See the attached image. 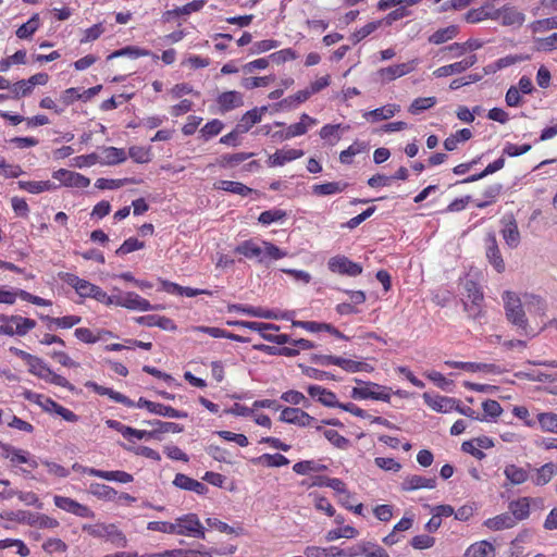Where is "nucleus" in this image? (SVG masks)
Masks as SVG:
<instances>
[{
	"instance_id": "1",
	"label": "nucleus",
	"mask_w": 557,
	"mask_h": 557,
	"mask_svg": "<svg viewBox=\"0 0 557 557\" xmlns=\"http://www.w3.org/2000/svg\"><path fill=\"white\" fill-rule=\"evenodd\" d=\"M83 531L95 537H107L116 547L127 546L125 535L114 524H85Z\"/></svg>"
},
{
	"instance_id": "2",
	"label": "nucleus",
	"mask_w": 557,
	"mask_h": 557,
	"mask_svg": "<svg viewBox=\"0 0 557 557\" xmlns=\"http://www.w3.org/2000/svg\"><path fill=\"white\" fill-rule=\"evenodd\" d=\"M59 276L64 283L72 286L81 297H89L98 301L103 298V290L99 286L79 278L73 273H60Z\"/></svg>"
},
{
	"instance_id": "3",
	"label": "nucleus",
	"mask_w": 557,
	"mask_h": 557,
	"mask_svg": "<svg viewBox=\"0 0 557 557\" xmlns=\"http://www.w3.org/2000/svg\"><path fill=\"white\" fill-rule=\"evenodd\" d=\"M355 382L358 385L354 387L351 391V397L354 399H375V400H383L388 403L391 399V395L385 386L379 385L376 383L372 382H363L359 379H355Z\"/></svg>"
},
{
	"instance_id": "4",
	"label": "nucleus",
	"mask_w": 557,
	"mask_h": 557,
	"mask_svg": "<svg viewBox=\"0 0 557 557\" xmlns=\"http://www.w3.org/2000/svg\"><path fill=\"white\" fill-rule=\"evenodd\" d=\"M505 310L508 321L516 326L525 330L528 321L522 307L521 299L512 292L504 293Z\"/></svg>"
},
{
	"instance_id": "5",
	"label": "nucleus",
	"mask_w": 557,
	"mask_h": 557,
	"mask_svg": "<svg viewBox=\"0 0 557 557\" xmlns=\"http://www.w3.org/2000/svg\"><path fill=\"white\" fill-rule=\"evenodd\" d=\"M176 534L206 539L205 528L196 513H188L176 519Z\"/></svg>"
},
{
	"instance_id": "6",
	"label": "nucleus",
	"mask_w": 557,
	"mask_h": 557,
	"mask_svg": "<svg viewBox=\"0 0 557 557\" xmlns=\"http://www.w3.org/2000/svg\"><path fill=\"white\" fill-rule=\"evenodd\" d=\"M327 267L334 273L345 274L348 276H358L362 273V267L359 263L352 262L345 256L332 257Z\"/></svg>"
},
{
	"instance_id": "7",
	"label": "nucleus",
	"mask_w": 557,
	"mask_h": 557,
	"mask_svg": "<svg viewBox=\"0 0 557 557\" xmlns=\"http://www.w3.org/2000/svg\"><path fill=\"white\" fill-rule=\"evenodd\" d=\"M485 256L496 272L503 273L505 271V262L494 233H488L485 237Z\"/></svg>"
},
{
	"instance_id": "8",
	"label": "nucleus",
	"mask_w": 557,
	"mask_h": 557,
	"mask_svg": "<svg viewBox=\"0 0 557 557\" xmlns=\"http://www.w3.org/2000/svg\"><path fill=\"white\" fill-rule=\"evenodd\" d=\"M139 408H146L149 412L169 417V418H187L188 413L186 411L176 410L170 406H165L163 404L150 401L144 397H140L136 404Z\"/></svg>"
},
{
	"instance_id": "9",
	"label": "nucleus",
	"mask_w": 557,
	"mask_h": 557,
	"mask_svg": "<svg viewBox=\"0 0 557 557\" xmlns=\"http://www.w3.org/2000/svg\"><path fill=\"white\" fill-rule=\"evenodd\" d=\"M280 420L298 426H310L317 421L315 418L297 407L284 408L281 412Z\"/></svg>"
},
{
	"instance_id": "10",
	"label": "nucleus",
	"mask_w": 557,
	"mask_h": 557,
	"mask_svg": "<svg viewBox=\"0 0 557 557\" xmlns=\"http://www.w3.org/2000/svg\"><path fill=\"white\" fill-rule=\"evenodd\" d=\"M52 177L69 187L85 188L90 184V180L88 177L66 169L54 171Z\"/></svg>"
},
{
	"instance_id": "11",
	"label": "nucleus",
	"mask_w": 557,
	"mask_h": 557,
	"mask_svg": "<svg viewBox=\"0 0 557 557\" xmlns=\"http://www.w3.org/2000/svg\"><path fill=\"white\" fill-rule=\"evenodd\" d=\"M492 18H500L502 24L505 26H521L525 20V16L522 12L518 11L513 7H503L493 12Z\"/></svg>"
},
{
	"instance_id": "12",
	"label": "nucleus",
	"mask_w": 557,
	"mask_h": 557,
	"mask_svg": "<svg viewBox=\"0 0 557 557\" xmlns=\"http://www.w3.org/2000/svg\"><path fill=\"white\" fill-rule=\"evenodd\" d=\"M502 222L504 223V228L502 230L504 240L508 247L517 248L520 244V232L516 220L512 216H509L504 218Z\"/></svg>"
},
{
	"instance_id": "13",
	"label": "nucleus",
	"mask_w": 557,
	"mask_h": 557,
	"mask_svg": "<svg viewBox=\"0 0 557 557\" xmlns=\"http://www.w3.org/2000/svg\"><path fill=\"white\" fill-rule=\"evenodd\" d=\"M205 4L206 0H194L191 2L186 3L183 7L165 11L162 15V20L163 22H171L173 18L178 17L181 15H189L193 12L200 11L205 7Z\"/></svg>"
},
{
	"instance_id": "14",
	"label": "nucleus",
	"mask_w": 557,
	"mask_h": 557,
	"mask_svg": "<svg viewBox=\"0 0 557 557\" xmlns=\"http://www.w3.org/2000/svg\"><path fill=\"white\" fill-rule=\"evenodd\" d=\"M85 386L89 387V388H92L94 392L99 394V395H106V396L110 397L112 400H114L116 403H120V404H123V405H125L127 407H134L135 406V403L132 399H129L127 396H125V395H123V394H121L119 392H115L112 388L99 385L96 382L88 381V382L85 383Z\"/></svg>"
},
{
	"instance_id": "15",
	"label": "nucleus",
	"mask_w": 557,
	"mask_h": 557,
	"mask_svg": "<svg viewBox=\"0 0 557 557\" xmlns=\"http://www.w3.org/2000/svg\"><path fill=\"white\" fill-rule=\"evenodd\" d=\"M436 486V478H424L421 475H409L401 483L403 491H416L419 488H434Z\"/></svg>"
},
{
	"instance_id": "16",
	"label": "nucleus",
	"mask_w": 557,
	"mask_h": 557,
	"mask_svg": "<svg viewBox=\"0 0 557 557\" xmlns=\"http://www.w3.org/2000/svg\"><path fill=\"white\" fill-rule=\"evenodd\" d=\"M268 110L267 107L255 108L247 111L237 123V132L247 133L255 124L261 121L262 113Z\"/></svg>"
},
{
	"instance_id": "17",
	"label": "nucleus",
	"mask_w": 557,
	"mask_h": 557,
	"mask_svg": "<svg viewBox=\"0 0 557 557\" xmlns=\"http://www.w3.org/2000/svg\"><path fill=\"white\" fill-rule=\"evenodd\" d=\"M423 399L428 406H430L433 410L438 412H448L454 409L456 404L455 398L445 397V396H431L429 393L423 394Z\"/></svg>"
},
{
	"instance_id": "18",
	"label": "nucleus",
	"mask_w": 557,
	"mask_h": 557,
	"mask_svg": "<svg viewBox=\"0 0 557 557\" xmlns=\"http://www.w3.org/2000/svg\"><path fill=\"white\" fill-rule=\"evenodd\" d=\"M135 321L138 324L146 325V326H158V327H160L162 330H166V331L176 330V325L174 324V322L171 319H169L166 317L157 315V314L138 317L135 319Z\"/></svg>"
},
{
	"instance_id": "19",
	"label": "nucleus",
	"mask_w": 557,
	"mask_h": 557,
	"mask_svg": "<svg viewBox=\"0 0 557 557\" xmlns=\"http://www.w3.org/2000/svg\"><path fill=\"white\" fill-rule=\"evenodd\" d=\"M305 154L300 149L277 150L274 154L269 157L268 164L270 166H281L286 162L301 158Z\"/></svg>"
},
{
	"instance_id": "20",
	"label": "nucleus",
	"mask_w": 557,
	"mask_h": 557,
	"mask_svg": "<svg viewBox=\"0 0 557 557\" xmlns=\"http://www.w3.org/2000/svg\"><path fill=\"white\" fill-rule=\"evenodd\" d=\"M216 101L222 112L231 111L244 103L242 94L235 90L221 94Z\"/></svg>"
},
{
	"instance_id": "21",
	"label": "nucleus",
	"mask_w": 557,
	"mask_h": 557,
	"mask_svg": "<svg viewBox=\"0 0 557 557\" xmlns=\"http://www.w3.org/2000/svg\"><path fill=\"white\" fill-rule=\"evenodd\" d=\"M89 474L94 476H98L108 481H116L120 483H129L132 482L133 475L125 471H103L98 469L89 470Z\"/></svg>"
},
{
	"instance_id": "22",
	"label": "nucleus",
	"mask_w": 557,
	"mask_h": 557,
	"mask_svg": "<svg viewBox=\"0 0 557 557\" xmlns=\"http://www.w3.org/2000/svg\"><path fill=\"white\" fill-rule=\"evenodd\" d=\"M509 510L512 518L516 519V522L527 519L530 515V498L522 497L511 502L509 504Z\"/></svg>"
},
{
	"instance_id": "23",
	"label": "nucleus",
	"mask_w": 557,
	"mask_h": 557,
	"mask_svg": "<svg viewBox=\"0 0 557 557\" xmlns=\"http://www.w3.org/2000/svg\"><path fill=\"white\" fill-rule=\"evenodd\" d=\"M214 188L221 189V190H225V191H230V193H233V194H237V195H240V196H247V195H249L251 193H255L253 189H251L250 187L244 185L243 183L233 182V181H224V180L218 181L214 184Z\"/></svg>"
},
{
	"instance_id": "24",
	"label": "nucleus",
	"mask_w": 557,
	"mask_h": 557,
	"mask_svg": "<svg viewBox=\"0 0 557 557\" xmlns=\"http://www.w3.org/2000/svg\"><path fill=\"white\" fill-rule=\"evenodd\" d=\"M446 364L456 369H462L470 372L484 371L497 372V367L492 363H478V362H461V361H446Z\"/></svg>"
},
{
	"instance_id": "25",
	"label": "nucleus",
	"mask_w": 557,
	"mask_h": 557,
	"mask_svg": "<svg viewBox=\"0 0 557 557\" xmlns=\"http://www.w3.org/2000/svg\"><path fill=\"white\" fill-rule=\"evenodd\" d=\"M483 46V42L478 39H469L463 44L454 42L449 46H446L442 49V51H450L454 52L456 57L463 55L467 51L478 50Z\"/></svg>"
},
{
	"instance_id": "26",
	"label": "nucleus",
	"mask_w": 557,
	"mask_h": 557,
	"mask_svg": "<svg viewBox=\"0 0 557 557\" xmlns=\"http://www.w3.org/2000/svg\"><path fill=\"white\" fill-rule=\"evenodd\" d=\"M516 519L512 518L510 512H505L494 518L487 519L484 524L491 530L498 531L512 528L516 525Z\"/></svg>"
},
{
	"instance_id": "27",
	"label": "nucleus",
	"mask_w": 557,
	"mask_h": 557,
	"mask_svg": "<svg viewBox=\"0 0 557 557\" xmlns=\"http://www.w3.org/2000/svg\"><path fill=\"white\" fill-rule=\"evenodd\" d=\"M23 520L32 527L45 529H54L59 527V521L57 519L40 513H28L27 518H23Z\"/></svg>"
},
{
	"instance_id": "28",
	"label": "nucleus",
	"mask_w": 557,
	"mask_h": 557,
	"mask_svg": "<svg viewBox=\"0 0 557 557\" xmlns=\"http://www.w3.org/2000/svg\"><path fill=\"white\" fill-rule=\"evenodd\" d=\"M459 33V27L457 25H449L445 28H440L435 33H433L429 41L434 45H441L449 39L455 38Z\"/></svg>"
},
{
	"instance_id": "29",
	"label": "nucleus",
	"mask_w": 557,
	"mask_h": 557,
	"mask_svg": "<svg viewBox=\"0 0 557 557\" xmlns=\"http://www.w3.org/2000/svg\"><path fill=\"white\" fill-rule=\"evenodd\" d=\"M235 252L247 258H258L259 262H263L262 248L252 240H245L235 248Z\"/></svg>"
},
{
	"instance_id": "30",
	"label": "nucleus",
	"mask_w": 557,
	"mask_h": 557,
	"mask_svg": "<svg viewBox=\"0 0 557 557\" xmlns=\"http://www.w3.org/2000/svg\"><path fill=\"white\" fill-rule=\"evenodd\" d=\"M411 71L412 66L409 63H401L381 69L379 73L382 77L386 78L387 81H393L395 78L408 74Z\"/></svg>"
},
{
	"instance_id": "31",
	"label": "nucleus",
	"mask_w": 557,
	"mask_h": 557,
	"mask_svg": "<svg viewBox=\"0 0 557 557\" xmlns=\"http://www.w3.org/2000/svg\"><path fill=\"white\" fill-rule=\"evenodd\" d=\"M13 323L14 335L24 336L36 326V321L21 315H10Z\"/></svg>"
},
{
	"instance_id": "32",
	"label": "nucleus",
	"mask_w": 557,
	"mask_h": 557,
	"mask_svg": "<svg viewBox=\"0 0 557 557\" xmlns=\"http://www.w3.org/2000/svg\"><path fill=\"white\" fill-rule=\"evenodd\" d=\"M335 366L341 367L347 372L355 373L360 371L369 372L372 370V367L366 362L355 361L350 359H346L343 357H336Z\"/></svg>"
},
{
	"instance_id": "33",
	"label": "nucleus",
	"mask_w": 557,
	"mask_h": 557,
	"mask_svg": "<svg viewBox=\"0 0 557 557\" xmlns=\"http://www.w3.org/2000/svg\"><path fill=\"white\" fill-rule=\"evenodd\" d=\"M197 330L202 333L209 334L210 336H212L214 338L225 337V338H230L232 341L239 342V343H247L249 341L247 337L226 332L219 327L198 326Z\"/></svg>"
},
{
	"instance_id": "34",
	"label": "nucleus",
	"mask_w": 557,
	"mask_h": 557,
	"mask_svg": "<svg viewBox=\"0 0 557 557\" xmlns=\"http://www.w3.org/2000/svg\"><path fill=\"white\" fill-rule=\"evenodd\" d=\"M504 165H505V158L500 157L497 160H495L494 162L490 163L481 173L473 174V175L460 181V183H462V184L472 183V182L482 180L485 176L502 170L504 168Z\"/></svg>"
},
{
	"instance_id": "35",
	"label": "nucleus",
	"mask_w": 557,
	"mask_h": 557,
	"mask_svg": "<svg viewBox=\"0 0 557 557\" xmlns=\"http://www.w3.org/2000/svg\"><path fill=\"white\" fill-rule=\"evenodd\" d=\"M505 476L510 481L513 485H519L524 483L529 475L527 470L523 468L517 467L516 465H508L504 470Z\"/></svg>"
},
{
	"instance_id": "36",
	"label": "nucleus",
	"mask_w": 557,
	"mask_h": 557,
	"mask_svg": "<svg viewBox=\"0 0 557 557\" xmlns=\"http://www.w3.org/2000/svg\"><path fill=\"white\" fill-rule=\"evenodd\" d=\"M293 470L300 475L308 474L309 472H322L327 470V466L320 463L315 460H304L294 465Z\"/></svg>"
},
{
	"instance_id": "37",
	"label": "nucleus",
	"mask_w": 557,
	"mask_h": 557,
	"mask_svg": "<svg viewBox=\"0 0 557 557\" xmlns=\"http://www.w3.org/2000/svg\"><path fill=\"white\" fill-rule=\"evenodd\" d=\"M251 462L257 463H264L268 467H282L289 463V460L281 454H263L260 457L251 459Z\"/></svg>"
},
{
	"instance_id": "38",
	"label": "nucleus",
	"mask_w": 557,
	"mask_h": 557,
	"mask_svg": "<svg viewBox=\"0 0 557 557\" xmlns=\"http://www.w3.org/2000/svg\"><path fill=\"white\" fill-rule=\"evenodd\" d=\"M368 149V144L364 141H355L346 150L339 154V161L344 164H350L352 157L364 152Z\"/></svg>"
},
{
	"instance_id": "39",
	"label": "nucleus",
	"mask_w": 557,
	"mask_h": 557,
	"mask_svg": "<svg viewBox=\"0 0 557 557\" xmlns=\"http://www.w3.org/2000/svg\"><path fill=\"white\" fill-rule=\"evenodd\" d=\"M348 186L347 183L329 182L313 186V193L318 196L333 195L343 191Z\"/></svg>"
},
{
	"instance_id": "40",
	"label": "nucleus",
	"mask_w": 557,
	"mask_h": 557,
	"mask_svg": "<svg viewBox=\"0 0 557 557\" xmlns=\"http://www.w3.org/2000/svg\"><path fill=\"white\" fill-rule=\"evenodd\" d=\"M555 475V465L547 462L541 468L536 469V475L533 478V483L537 486L547 484Z\"/></svg>"
},
{
	"instance_id": "41",
	"label": "nucleus",
	"mask_w": 557,
	"mask_h": 557,
	"mask_svg": "<svg viewBox=\"0 0 557 557\" xmlns=\"http://www.w3.org/2000/svg\"><path fill=\"white\" fill-rule=\"evenodd\" d=\"M104 160L100 161L102 164L113 165L126 160V154L123 149L115 147H107L103 149Z\"/></svg>"
},
{
	"instance_id": "42",
	"label": "nucleus",
	"mask_w": 557,
	"mask_h": 557,
	"mask_svg": "<svg viewBox=\"0 0 557 557\" xmlns=\"http://www.w3.org/2000/svg\"><path fill=\"white\" fill-rule=\"evenodd\" d=\"M494 547L487 541L476 542L468 547L465 557H486L488 552H493Z\"/></svg>"
},
{
	"instance_id": "43",
	"label": "nucleus",
	"mask_w": 557,
	"mask_h": 557,
	"mask_svg": "<svg viewBox=\"0 0 557 557\" xmlns=\"http://www.w3.org/2000/svg\"><path fill=\"white\" fill-rule=\"evenodd\" d=\"M39 24V15L34 14L26 23L17 28L16 36L21 39L30 37L38 29Z\"/></svg>"
},
{
	"instance_id": "44",
	"label": "nucleus",
	"mask_w": 557,
	"mask_h": 557,
	"mask_svg": "<svg viewBox=\"0 0 557 557\" xmlns=\"http://www.w3.org/2000/svg\"><path fill=\"white\" fill-rule=\"evenodd\" d=\"M537 421L543 431L557 434V413H554V412L539 413Z\"/></svg>"
},
{
	"instance_id": "45",
	"label": "nucleus",
	"mask_w": 557,
	"mask_h": 557,
	"mask_svg": "<svg viewBox=\"0 0 557 557\" xmlns=\"http://www.w3.org/2000/svg\"><path fill=\"white\" fill-rule=\"evenodd\" d=\"M89 492L98 498L107 500L113 499L117 494L113 487L100 483H91L89 486Z\"/></svg>"
},
{
	"instance_id": "46",
	"label": "nucleus",
	"mask_w": 557,
	"mask_h": 557,
	"mask_svg": "<svg viewBox=\"0 0 557 557\" xmlns=\"http://www.w3.org/2000/svg\"><path fill=\"white\" fill-rule=\"evenodd\" d=\"M41 320L47 322H55V325L63 329H70L81 322V317L78 315H65L62 318H51L49 315H41Z\"/></svg>"
},
{
	"instance_id": "47",
	"label": "nucleus",
	"mask_w": 557,
	"mask_h": 557,
	"mask_svg": "<svg viewBox=\"0 0 557 557\" xmlns=\"http://www.w3.org/2000/svg\"><path fill=\"white\" fill-rule=\"evenodd\" d=\"M436 98L435 97H425V98H417L412 101L409 107V112L411 114H420L424 110H428L435 106Z\"/></svg>"
},
{
	"instance_id": "48",
	"label": "nucleus",
	"mask_w": 557,
	"mask_h": 557,
	"mask_svg": "<svg viewBox=\"0 0 557 557\" xmlns=\"http://www.w3.org/2000/svg\"><path fill=\"white\" fill-rule=\"evenodd\" d=\"M36 361L27 363L29 372L42 380H48V376L51 374L50 368L39 357H36Z\"/></svg>"
},
{
	"instance_id": "49",
	"label": "nucleus",
	"mask_w": 557,
	"mask_h": 557,
	"mask_svg": "<svg viewBox=\"0 0 557 557\" xmlns=\"http://www.w3.org/2000/svg\"><path fill=\"white\" fill-rule=\"evenodd\" d=\"M396 111H398V108L395 106H386L368 112L367 116L371 117L373 122H377L394 116Z\"/></svg>"
},
{
	"instance_id": "50",
	"label": "nucleus",
	"mask_w": 557,
	"mask_h": 557,
	"mask_svg": "<svg viewBox=\"0 0 557 557\" xmlns=\"http://www.w3.org/2000/svg\"><path fill=\"white\" fill-rule=\"evenodd\" d=\"M131 182H133V180H131V178H121V180L98 178L96 181L95 186L99 189H117Z\"/></svg>"
},
{
	"instance_id": "51",
	"label": "nucleus",
	"mask_w": 557,
	"mask_h": 557,
	"mask_svg": "<svg viewBox=\"0 0 557 557\" xmlns=\"http://www.w3.org/2000/svg\"><path fill=\"white\" fill-rule=\"evenodd\" d=\"M298 367L301 369L302 374L310 379L314 380H335V376L326 371L318 370L312 367H307L301 363L298 364Z\"/></svg>"
},
{
	"instance_id": "52",
	"label": "nucleus",
	"mask_w": 557,
	"mask_h": 557,
	"mask_svg": "<svg viewBox=\"0 0 557 557\" xmlns=\"http://www.w3.org/2000/svg\"><path fill=\"white\" fill-rule=\"evenodd\" d=\"M382 23L383 21L371 22L361 27L360 29L356 30L351 36L354 44L359 42L370 34H372L375 29H377L381 26Z\"/></svg>"
},
{
	"instance_id": "53",
	"label": "nucleus",
	"mask_w": 557,
	"mask_h": 557,
	"mask_svg": "<svg viewBox=\"0 0 557 557\" xmlns=\"http://www.w3.org/2000/svg\"><path fill=\"white\" fill-rule=\"evenodd\" d=\"M324 436L326 437L327 441H330L335 447L337 448H341V449H346L348 448L350 442L348 438L344 437L343 435H341L337 431L335 430H325L324 431Z\"/></svg>"
},
{
	"instance_id": "54",
	"label": "nucleus",
	"mask_w": 557,
	"mask_h": 557,
	"mask_svg": "<svg viewBox=\"0 0 557 557\" xmlns=\"http://www.w3.org/2000/svg\"><path fill=\"white\" fill-rule=\"evenodd\" d=\"M144 242H140L135 237H129L120 246V248L116 249L115 253L121 256L127 255L129 252L144 248Z\"/></svg>"
},
{
	"instance_id": "55",
	"label": "nucleus",
	"mask_w": 557,
	"mask_h": 557,
	"mask_svg": "<svg viewBox=\"0 0 557 557\" xmlns=\"http://www.w3.org/2000/svg\"><path fill=\"white\" fill-rule=\"evenodd\" d=\"M531 28L534 33H543L555 29L557 28V16L534 21L531 24Z\"/></svg>"
},
{
	"instance_id": "56",
	"label": "nucleus",
	"mask_w": 557,
	"mask_h": 557,
	"mask_svg": "<svg viewBox=\"0 0 557 557\" xmlns=\"http://www.w3.org/2000/svg\"><path fill=\"white\" fill-rule=\"evenodd\" d=\"M286 216V212L281 209L267 210L259 215V222L262 224H271L273 222L283 220Z\"/></svg>"
},
{
	"instance_id": "57",
	"label": "nucleus",
	"mask_w": 557,
	"mask_h": 557,
	"mask_svg": "<svg viewBox=\"0 0 557 557\" xmlns=\"http://www.w3.org/2000/svg\"><path fill=\"white\" fill-rule=\"evenodd\" d=\"M557 48V33L546 37V38H536L535 39V50L536 51H550Z\"/></svg>"
},
{
	"instance_id": "58",
	"label": "nucleus",
	"mask_w": 557,
	"mask_h": 557,
	"mask_svg": "<svg viewBox=\"0 0 557 557\" xmlns=\"http://www.w3.org/2000/svg\"><path fill=\"white\" fill-rule=\"evenodd\" d=\"M147 529L150 531L176 534V521L174 523L165 521H151L148 523Z\"/></svg>"
},
{
	"instance_id": "59",
	"label": "nucleus",
	"mask_w": 557,
	"mask_h": 557,
	"mask_svg": "<svg viewBox=\"0 0 557 557\" xmlns=\"http://www.w3.org/2000/svg\"><path fill=\"white\" fill-rule=\"evenodd\" d=\"M146 423L157 426L159 429V431H161L162 433H169V432L181 433L184 431V428L182 425L174 423V422H164L161 420H152V421H147Z\"/></svg>"
},
{
	"instance_id": "60",
	"label": "nucleus",
	"mask_w": 557,
	"mask_h": 557,
	"mask_svg": "<svg viewBox=\"0 0 557 557\" xmlns=\"http://www.w3.org/2000/svg\"><path fill=\"white\" fill-rule=\"evenodd\" d=\"M264 248H262V257L277 260L287 256L286 251L281 250L277 246L272 243L263 242Z\"/></svg>"
},
{
	"instance_id": "61",
	"label": "nucleus",
	"mask_w": 557,
	"mask_h": 557,
	"mask_svg": "<svg viewBox=\"0 0 557 557\" xmlns=\"http://www.w3.org/2000/svg\"><path fill=\"white\" fill-rule=\"evenodd\" d=\"M465 289L471 302L483 301V292L474 281H467L465 283Z\"/></svg>"
},
{
	"instance_id": "62",
	"label": "nucleus",
	"mask_w": 557,
	"mask_h": 557,
	"mask_svg": "<svg viewBox=\"0 0 557 557\" xmlns=\"http://www.w3.org/2000/svg\"><path fill=\"white\" fill-rule=\"evenodd\" d=\"M462 72H465V71L459 61V62H455L453 64L441 66V67L436 69L433 74L436 77H445V76L453 75V74H460Z\"/></svg>"
},
{
	"instance_id": "63",
	"label": "nucleus",
	"mask_w": 557,
	"mask_h": 557,
	"mask_svg": "<svg viewBox=\"0 0 557 557\" xmlns=\"http://www.w3.org/2000/svg\"><path fill=\"white\" fill-rule=\"evenodd\" d=\"M482 408H483L485 414L493 419L499 417L503 412L502 406L499 405L498 401H496L494 399H487V400L483 401Z\"/></svg>"
},
{
	"instance_id": "64",
	"label": "nucleus",
	"mask_w": 557,
	"mask_h": 557,
	"mask_svg": "<svg viewBox=\"0 0 557 557\" xmlns=\"http://www.w3.org/2000/svg\"><path fill=\"white\" fill-rule=\"evenodd\" d=\"M10 88L13 92V98L15 99L25 97L32 92V88L27 79L18 81L15 84H13Z\"/></svg>"
}]
</instances>
